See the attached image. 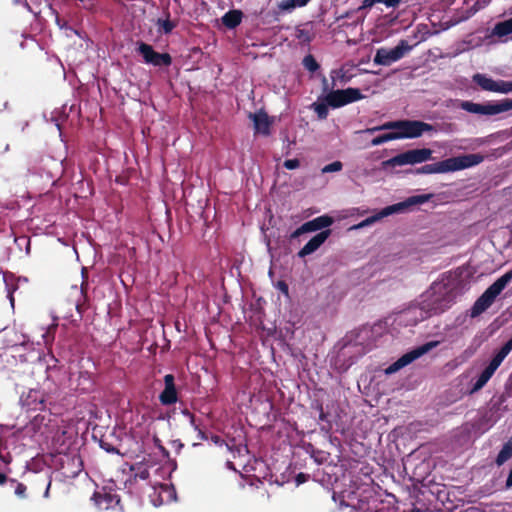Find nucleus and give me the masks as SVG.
I'll use <instances>...</instances> for the list:
<instances>
[{"label": "nucleus", "instance_id": "nucleus-1", "mask_svg": "<svg viewBox=\"0 0 512 512\" xmlns=\"http://www.w3.org/2000/svg\"><path fill=\"white\" fill-rule=\"evenodd\" d=\"M455 298L453 285L440 281L434 282L428 290L422 293L418 302L430 318L450 308Z\"/></svg>", "mask_w": 512, "mask_h": 512}, {"label": "nucleus", "instance_id": "nucleus-2", "mask_svg": "<svg viewBox=\"0 0 512 512\" xmlns=\"http://www.w3.org/2000/svg\"><path fill=\"white\" fill-rule=\"evenodd\" d=\"M484 156L481 154H466L451 157L436 163L426 164L417 168L416 174H443L459 171L476 166L483 162Z\"/></svg>", "mask_w": 512, "mask_h": 512}, {"label": "nucleus", "instance_id": "nucleus-3", "mask_svg": "<svg viewBox=\"0 0 512 512\" xmlns=\"http://www.w3.org/2000/svg\"><path fill=\"white\" fill-rule=\"evenodd\" d=\"M397 130L398 139L418 138L425 132L435 131V127L419 120H398L382 124L381 126L368 128L365 132L374 133L380 130Z\"/></svg>", "mask_w": 512, "mask_h": 512}, {"label": "nucleus", "instance_id": "nucleus-4", "mask_svg": "<svg viewBox=\"0 0 512 512\" xmlns=\"http://www.w3.org/2000/svg\"><path fill=\"white\" fill-rule=\"evenodd\" d=\"M512 280V269L499 277L490 285L484 293L475 301L471 308V316L477 317L486 311L495 301L497 296L505 289Z\"/></svg>", "mask_w": 512, "mask_h": 512}, {"label": "nucleus", "instance_id": "nucleus-5", "mask_svg": "<svg viewBox=\"0 0 512 512\" xmlns=\"http://www.w3.org/2000/svg\"><path fill=\"white\" fill-rule=\"evenodd\" d=\"M428 199L429 195L411 196L403 202H399L381 209L379 212L375 213L374 215L364 219L359 224L355 225L354 228L360 229L370 226L385 217H388L393 214L402 213L410 206L425 203L428 201Z\"/></svg>", "mask_w": 512, "mask_h": 512}, {"label": "nucleus", "instance_id": "nucleus-6", "mask_svg": "<svg viewBox=\"0 0 512 512\" xmlns=\"http://www.w3.org/2000/svg\"><path fill=\"white\" fill-rule=\"evenodd\" d=\"M53 444L58 454H63L61 462L72 465L73 470L70 472L72 476H77L82 470V461L79 455H68L67 452L72 444L71 436H68L67 431L57 432L53 437Z\"/></svg>", "mask_w": 512, "mask_h": 512}, {"label": "nucleus", "instance_id": "nucleus-7", "mask_svg": "<svg viewBox=\"0 0 512 512\" xmlns=\"http://www.w3.org/2000/svg\"><path fill=\"white\" fill-rule=\"evenodd\" d=\"M512 350V338L509 339L500 350L494 355L487 367L481 372L476 381L473 383L470 393H475L482 389L491 379L495 371L501 365L503 360Z\"/></svg>", "mask_w": 512, "mask_h": 512}, {"label": "nucleus", "instance_id": "nucleus-8", "mask_svg": "<svg viewBox=\"0 0 512 512\" xmlns=\"http://www.w3.org/2000/svg\"><path fill=\"white\" fill-rule=\"evenodd\" d=\"M460 108L472 114L493 116L512 110V98L503 99L497 102H488L485 104L474 103L472 101H462L460 103Z\"/></svg>", "mask_w": 512, "mask_h": 512}, {"label": "nucleus", "instance_id": "nucleus-9", "mask_svg": "<svg viewBox=\"0 0 512 512\" xmlns=\"http://www.w3.org/2000/svg\"><path fill=\"white\" fill-rule=\"evenodd\" d=\"M432 157V150L429 148L412 149L400 153L391 159L385 161V167H396L404 165H414L423 163L430 160Z\"/></svg>", "mask_w": 512, "mask_h": 512}, {"label": "nucleus", "instance_id": "nucleus-10", "mask_svg": "<svg viewBox=\"0 0 512 512\" xmlns=\"http://www.w3.org/2000/svg\"><path fill=\"white\" fill-rule=\"evenodd\" d=\"M438 344H439V341H430V342H427V343H425V344H423V345H421V346H419V347H417V348H415V349L405 353L397 361H395L394 363L389 365L385 369V373L387 375H391V374L399 371L400 369H402L405 366L409 365L410 363H412L413 361H415L416 359H418L422 355L426 354L427 352H429L433 348L437 347Z\"/></svg>", "mask_w": 512, "mask_h": 512}, {"label": "nucleus", "instance_id": "nucleus-11", "mask_svg": "<svg viewBox=\"0 0 512 512\" xmlns=\"http://www.w3.org/2000/svg\"><path fill=\"white\" fill-rule=\"evenodd\" d=\"M364 98L360 89L349 87L343 90H333L325 96L326 103L332 108H339Z\"/></svg>", "mask_w": 512, "mask_h": 512}, {"label": "nucleus", "instance_id": "nucleus-12", "mask_svg": "<svg viewBox=\"0 0 512 512\" xmlns=\"http://www.w3.org/2000/svg\"><path fill=\"white\" fill-rule=\"evenodd\" d=\"M91 500L99 510H122L120 495L107 487H103L100 490L94 492Z\"/></svg>", "mask_w": 512, "mask_h": 512}, {"label": "nucleus", "instance_id": "nucleus-13", "mask_svg": "<svg viewBox=\"0 0 512 512\" xmlns=\"http://www.w3.org/2000/svg\"><path fill=\"white\" fill-rule=\"evenodd\" d=\"M137 52L142 56L144 63L156 67L170 66L172 58L168 53H158L147 43L139 42Z\"/></svg>", "mask_w": 512, "mask_h": 512}, {"label": "nucleus", "instance_id": "nucleus-14", "mask_svg": "<svg viewBox=\"0 0 512 512\" xmlns=\"http://www.w3.org/2000/svg\"><path fill=\"white\" fill-rule=\"evenodd\" d=\"M408 50L409 47L405 41H401L392 49L379 48L376 51L373 61L377 65L389 66L392 63L400 60Z\"/></svg>", "mask_w": 512, "mask_h": 512}, {"label": "nucleus", "instance_id": "nucleus-15", "mask_svg": "<svg viewBox=\"0 0 512 512\" xmlns=\"http://www.w3.org/2000/svg\"><path fill=\"white\" fill-rule=\"evenodd\" d=\"M474 82L485 91L497 93L512 92V81L494 80L484 74H476L473 77Z\"/></svg>", "mask_w": 512, "mask_h": 512}, {"label": "nucleus", "instance_id": "nucleus-16", "mask_svg": "<svg viewBox=\"0 0 512 512\" xmlns=\"http://www.w3.org/2000/svg\"><path fill=\"white\" fill-rule=\"evenodd\" d=\"M427 312H425L419 302L410 305L406 309L398 313L397 320L400 324L414 326L419 322L428 319Z\"/></svg>", "mask_w": 512, "mask_h": 512}, {"label": "nucleus", "instance_id": "nucleus-17", "mask_svg": "<svg viewBox=\"0 0 512 512\" xmlns=\"http://www.w3.org/2000/svg\"><path fill=\"white\" fill-rule=\"evenodd\" d=\"M332 223L333 219L330 216L322 215L316 217L310 221L305 222L299 228L293 231L290 235V238L295 239L304 233L315 232L318 230L324 231L323 229L328 228L332 225Z\"/></svg>", "mask_w": 512, "mask_h": 512}, {"label": "nucleus", "instance_id": "nucleus-18", "mask_svg": "<svg viewBox=\"0 0 512 512\" xmlns=\"http://www.w3.org/2000/svg\"><path fill=\"white\" fill-rule=\"evenodd\" d=\"M175 379L172 374L164 376V390L159 395V400L163 405H172L178 401Z\"/></svg>", "mask_w": 512, "mask_h": 512}, {"label": "nucleus", "instance_id": "nucleus-19", "mask_svg": "<svg viewBox=\"0 0 512 512\" xmlns=\"http://www.w3.org/2000/svg\"><path fill=\"white\" fill-rule=\"evenodd\" d=\"M331 231L326 229L313 236L298 252L300 258L314 253L330 236Z\"/></svg>", "mask_w": 512, "mask_h": 512}, {"label": "nucleus", "instance_id": "nucleus-20", "mask_svg": "<svg viewBox=\"0 0 512 512\" xmlns=\"http://www.w3.org/2000/svg\"><path fill=\"white\" fill-rule=\"evenodd\" d=\"M86 294L83 290V286L80 288L76 285L72 286L70 289V293L67 299L68 305H69V312H71L73 309H75L79 315H82V307L86 303Z\"/></svg>", "mask_w": 512, "mask_h": 512}, {"label": "nucleus", "instance_id": "nucleus-21", "mask_svg": "<svg viewBox=\"0 0 512 512\" xmlns=\"http://www.w3.org/2000/svg\"><path fill=\"white\" fill-rule=\"evenodd\" d=\"M131 473L129 478L125 481V486L133 485L137 480H148L150 477L149 467L142 462L129 466Z\"/></svg>", "mask_w": 512, "mask_h": 512}, {"label": "nucleus", "instance_id": "nucleus-22", "mask_svg": "<svg viewBox=\"0 0 512 512\" xmlns=\"http://www.w3.org/2000/svg\"><path fill=\"white\" fill-rule=\"evenodd\" d=\"M250 118L253 120L254 129L256 133L267 136L270 134L271 121L264 112H258L250 114Z\"/></svg>", "mask_w": 512, "mask_h": 512}, {"label": "nucleus", "instance_id": "nucleus-23", "mask_svg": "<svg viewBox=\"0 0 512 512\" xmlns=\"http://www.w3.org/2000/svg\"><path fill=\"white\" fill-rule=\"evenodd\" d=\"M313 35L310 24L300 25L295 28L294 36L301 44H309L313 39Z\"/></svg>", "mask_w": 512, "mask_h": 512}, {"label": "nucleus", "instance_id": "nucleus-24", "mask_svg": "<svg viewBox=\"0 0 512 512\" xmlns=\"http://www.w3.org/2000/svg\"><path fill=\"white\" fill-rule=\"evenodd\" d=\"M242 13L237 10L229 11L222 17V23L228 28H235L241 23Z\"/></svg>", "mask_w": 512, "mask_h": 512}, {"label": "nucleus", "instance_id": "nucleus-25", "mask_svg": "<svg viewBox=\"0 0 512 512\" xmlns=\"http://www.w3.org/2000/svg\"><path fill=\"white\" fill-rule=\"evenodd\" d=\"M512 457V437L502 446L498 453L495 463L497 466H502Z\"/></svg>", "mask_w": 512, "mask_h": 512}, {"label": "nucleus", "instance_id": "nucleus-26", "mask_svg": "<svg viewBox=\"0 0 512 512\" xmlns=\"http://www.w3.org/2000/svg\"><path fill=\"white\" fill-rule=\"evenodd\" d=\"M310 0H280L278 8L283 12H292L294 9L306 6Z\"/></svg>", "mask_w": 512, "mask_h": 512}, {"label": "nucleus", "instance_id": "nucleus-27", "mask_svg": "<svg viewBox=\"0 0 512 512\" xmlns=\"http://www.w3.org/2000/svg\"><path fill=\"white\" fill-rule=\"evenodd\" d=\"M3 280H4L5 285H6L7 297L9 299V301H10L11 306L13 307L14 306L13 293L17 289V286L14 284L15 278H14V276L12 274L3 273Z\"/></svg>", "mask_w": 512, "mask_h": 512}, {"label": "nucleus", "instance_id": "nucleus-28", "mask_svg": "<svg viewBox=\"0 0 512 512\" xmlns=\"http://www.w3.org/2000/svg\"><path fill=\"white\" fill-rule=\"evenodd\" d=\"M396 139H398L396 132H390V133L382 134V135H379V136L373 138L371 141V145L378 146V145L384 144L388 141L396 140Z\"/></svg>", "mask_w": 512, "mask_h": 512}, {"label": "nucleus", "instance_id": "nucleus-29", "mask_svg": "<svg viewBox=\"0 0 512 512\" xmlns=\"http://www.w3.org/2000/svg\"><path fill=\"white\" fill-rule=\"evenodd\" d=\"M328 106L329 105L326 103V101L324 103L315 102L311 105V108L317 114L318 118L323 120L328 116Z\"/></svg>", "mask_w": 512, "mask_h": 512}, {"label": "nucleus", "instance_id": "nucleus-30", "mask_svg": "<svg viewBox=\"0 0 512 512\" xmlns=\"http://www.w3.org/2000/svg\"><path fill=\"white\" fill-rule=\"evenodd\" d=\"M157 25L160 31L164 34H170L172 30L176 27V23L171 21L169 18L167 19H158Z\"/></svg>", "mask_w": 512, "mask_h": 512}, {"label": "nucleus", "instance_id": "nucleus-31", "mask_svg": "<svg viewBox=\"0 0 512 512\" xmlns=\"http://www.w3.org/2000/svg\"><path fill=\"white\" fill-rule=\"evenodd\" d=\"M302 64L310 72H315L320 67L319 64L317 63L316 59L311 54L306 55L303 58Z\"/></svg>", "mask_w": 512, "mask_h": 512}, {"label": "nucleus", "instance_id": "nucleus-32", "mask_svg": "<svg viewBox=\"0 0 512 512\" xmlns=\"http://www.w3.org/2000/svg\"><path fill=\"white\" fill-rule=\"evenodd\" d=\"M38 394L39 393L37 391H30L28 398H32L33 402H35L34 405L30 402L27 403V406L30 409L37 410L38 406H41L43 404V399L41 397H39Z\"/></svg>", "mask_w": 512, "mask_h": 512}, {"label": "nucleus", "instance_id": "nucleus-33", "mask_svg": "<svg viewBox=\"0 0 512 512\" xmlns=\"http://www.w3.org/2000/svg\"><path fill=\"white\" fill-rule=\"evenodd\" d=\"M343 168V164L341 161H334L330 164L325 165L322 168V173H332V172H339Z\"/></svg>", "mask_w": 512, "mask_h": 512}, {"label": "nucleus", "instance_id": "nucleus-34", "mask_svg": "<svg viewBox=\"0 0 512 512\" xmlns=\"http://www.w3.org/2000/svg\"><path fill=\"white\" fill-rule=\"evenodd\" d=\"M10 485L12 488H14V493L19 496L23 497L26 491V486L23 483L17 482L16 480H9Z\"/></svg>", "mask_w": 512, "mask_h": 512}, {"label": "nucleus", "instance_id": "nucleus-35", "mask_svg": "<svg viewBox=\"0 0 512 512\" xmlns=\"http://www.w3.org/2000/svg\"><path fill=\"white\" fill-rule=\"evenodd\" d=\"M283 166L288 170L296 169L300 166V161L298 159H287L284 161Z\"/></svg>", "mask_w": 512, "mask_h": 512}, {"label": "nucleus", "instance_id": "nucleus-36", "mask_svg": "<svg viewBox=\"0 0 512 512\" xmlns=\"http://www.w3.org/2000/svg\"><path fill=\"white\" fill-rule=\"evenodd\" d=\"M185 414H186V415H188V416L190 417L191 425L194 427V429H195V430H197V431H198L200 439H202V440L207 439V437L205 436L204 432H203L202 430H200V429L198 428V426L195 424L194 415H192V414H191L190 412H188V411H186V412H185Z\"/></svg>", "mask_w": 512, "mask_h": 512}, {"label": "nucleus", "instance_id": "nucleus-37", "mask_svg": "<svg viewBox=\"0 0 512 512\" xmlns=\"http://www.w3.org/2000/svg\"><path fill=\"white\" fill-rule=\"evenodd\" d=\"M376 3H379V0H363L361 6H359L358 10L369 9L373 7Z\"/></svg>", "mask_w": 512, "mask_h": 512}, {"label": "nucleus", "instance_id": "nucleus-38", "mask_svg": "<svg viewBox=\"0 0 512 512\" xmlns=\"http://www.w3.org/2000/svg\"><path fill=\"white\" fill-rule=\"evenodd\" d=\"M400 2L401 0H379V3H383L387 7H396Z\"/></svg>", "mask_w": 512, "mask_h": 512}, {"label": "nucleus", "instance_id": "nucleus-39", "mask_svg": "<svg viewBox=\"0 0 512 512\" xmlns=\"http://www.w3.org/2000/svg\"><path fill=\"white\" fill-rule=\"evenodd\" d=\"M56 326H57L56 324H53V325L49 328V330L47 331V333L43 335V337H44V342H45V343H48V342L53 338V337L50 335V330H51V329H55V328H56Z\"/></svg>", "mask_w": 512, "mask_h": 512}, {"label": "nucleus", "instance_id": "nucleus-40", "mask_svg": "<svg viewBox=\"0 0 512 512\" xmlns=\"http://www.w3.org/2000/svg\"><path fill=\"white\" fill-rule=\"evenodd\" d=\"M211 440L216 444V445H219V446H222L223 444H225L224 440L221 439L218 435H213L211 437Z\"/></svg>", "mask_w": 512, "mask_h": 512}, {"label": "nucleus", "instance_id": "nucleus-41", "mask_svg": "<svg viewBox=\"0 0 512 512\" xmlns=\"http://www.w3.org/2000/svg\"><path fill=\"white\" fill-rule=\"evenodd\" d=\"M305 480H306V475H305V474H303V473L298 474V475H297V477H296V482H297V484H301V483H303Z\"/></svg>", "mask_w": 512, "mask_h": 512}, {"label": "nucleus", "instance_id": "nucleus-42", "mask_svg": "<svg viewBox=\"0 0 512 512\" xmlns=\"http://www.w3.org/2000/svg\"><path fill=\"white\" fill-rule=\"evenodd\" d=\"M279 288L285 293L288 292V287L284 282H279Z\"/></svg>", "mask_w": 512, "mask_h": 512}, {"label": "nucleus", "instance_id": "nucleus-43", "mask_svg": "<svg viewBox=\"0 0 512 512\" xmlns=\"http://www.w3.org/2000/svg\"><path fill=\"white\" fill-rule=\"evenodd\" d=\"M319 411H320L319 418L321 420H324L326 418V414L324 413L323 407L321 405L319 406Z\"/></svg>", "mask_w": 512, "mask_h": 512}, {"label": "nucleus", "instance_id": "nucleus-44", "mask_svg": "<svg viewBox=\"0 0 512 512\" xmlns=\"http://www.w3.org/2000/svg\"><path fill=\"white\" fill-rule=\"evenodd\" d=\"M15 2H16V3H18V4L23 3V4L25 5V7H26L29 11H31L30 6H29V4L27 3V1H26V0H15Z\"/></svg>", "mask_w": 512, "mask_h": 512}, {"label": "nucleus", "instance_id": "nucleus-45", "mask_svg": "<svg viewBox=\"0 0 512 512\" xmlns=\"http://www.w3.org/2000/svg\"><path fill=\"white\" fill-rule=\"evenodd\" d=\"M7 481V476L3 473H0V485L4 484Z\"/></svg>", "mask_w": 512, "mask_h": 512}, {"label": "nucleus", "instance_id": "nucleus-46", "mask_svg": "<svg viewBox=\"0 0 512 512\" xmlns=\"http://www.w3.org/2000/svg\"><path fill=\"white\" fill-rule=\"evenodd\" d=\"M23 241L26 242L27 244V247H26V252L29 253V250H30V241L26 238H22Z\"/></svg>", "mask_w": 512, "mask_h": 512}, {"label": "nucleus", "instance_id": "nucleus-47", "mask_svg": "<svg viewBox=\"0 0 512 512\" xmlns=\"http://www.w3.org/2000/svg\"><path fill=\"white\" fill-rule=\"evenodd\" d=\"M106 450H107L108 452H116V453H118V450H116L115 448L107 447V448H106Z\"/></svg>", "mask_w": 512, "mask_h": 512}, {"label": "nucleus", "instance_id": "nucleus-48", "mask_svg": "<svg viewBox=\"0 0 512 512\" xmlns=\"http://www.w3.org/2000/svg\"><path fill=\"white\" fill-rule=\"evenodd\" d=\"M242 450L247 451L246 446L237 448L238 453H240Z\"/></svg>", "mask_w": 512, "mask_h": 512}, {"label": "nucleus", "instance_id": "nucleus-49", "mask_svg": "<svg viewBox=\"0 0 512 512\" xmlns=\"http://www.w3.org/2000/svg\"><path fill=\"white\" fill-rule=\"evenodd\" d=\"M160 450L165 454V455H168V452L166 451L165 448H163L162 446H160Z\"/></svg>", "mask_w": 512, "mask_h": 512}, {"label": "nucleus", "instance_id": "nucleus-50", "mask_svg": "<svg viewBox=\"0 0 512 512\" xmlns=\"http://www.w3.org/2000/svg\"><path fill=\"white\" fill-rule=\"evenodd\" d=\"M50 485H51V483L49 482V483H48V485H47L46 491H45V496H47V494H48V491H49Z\"/></svg>", "mask_w": 512, "mask_h": 512}, {"label": "nucleus", "instance_id": "nucleus-51", "mask_svg": "<svg viewBox=\"0 0 512 512\" xmlns=\"http://www.w3.org/2000/svg\"><path fill=\"white\" fill-rule=\"evenodd\" d=\"M9 150V144H5L4 146V152H7Z\"/></svg>", "mask_w": 512, "mask_h": 512}, {"label": "nucleus", "instance_id": "nucleus-52", "mask_svg": "<svg viewBox=\"0 0 512 512\" xmlns=\"http://www.w3.org/2000/svg\"><path fill=\"white\" fill-rule=\"evenodd\" d=\"M475 510H476V508H475V507H471V508H469L468 510H466V512H469V511L473 512V511H475Z\"/></svg>", "mask_w": 512, "mask_h": 512}, {"label": "nucleus", "instance_id": "nucleus-53", "mask_svg": "<svg viewBox=\"0 0 512 512\" xmlns=\"http://www.w3.org/2000/svg\"><path fill=\"white\" fill-rule=\"evenodd\" d=\"M411 512H420V510L417 508H414Z\"/></svg>", "mask_w": 512, "mask_h": 512}]
</instances>
